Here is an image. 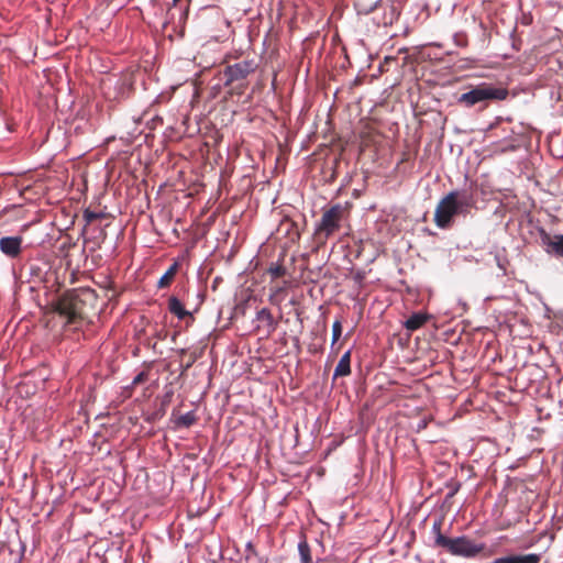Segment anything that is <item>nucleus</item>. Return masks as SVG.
Wrapping results in <instances>:
<instances>
[{
	"instance_id": "nucleus-1",
	"label": "nucleus",
	"mask_w": 563,
	"mask_h": 563,
	"mask_svg": "<svg viewBox=\"0 0 563 563\" xmlns=\"http://www.w3.org/2000/svg\"><path fill=\"white\" fill-rule=\"evenodd\" d=\"M97 292L89 287H81L65 292L54 306V311L65 320V325L78 330L95 310Z\"/></svg>"
},
{
	"instance_id": "nucleus-2",
	"label": "nucleus",
	"mask_w": 563,
	"mask_h": 563,
	"mask_svg": "<svg viewBox=\"0 0 563 563\" xmlns=\"http://www.w3.org/2000/svg\"><path fill=\"white\" fill-rule=\"evenodd\" d=\"M476 208V198L472 190L454 189L444 195L438 202L433 221L439 229L452 228L455 217H467Z\"/></svg>"
},
{
	"instance_id": "nucleus-3",
	"label": "nucleus",
	"mask_w": 563,
	"mask_h": 563,
	"mask_svg": "<svg viewBox=\"0 0 563 563\" xmlns=\"http://www.w3.org/2000/svg\"><path fill=\"white\" fill-rule=\"evenodd\" d=\"M442 521L437 520L432 525V532L434 534V547L442 548L446 552L455 556L475 558L483 553L486 544L476 542L466 536L457 538H449L441 532Z\"/></svg>"
},
{
	"instance_id": "nucleus-4",
	"label": "nucleus",
	"mask_w": 563,
	"mask_h": 563,
	"mask_svg": "<svg viewBox=\"0 0 563 563\" xmlns=\"http://www.w3.org/2000/svg\"><path fill=\"white\" fill-rule=\"evenodd\" d=\"M509 91L504 87H496L488 82H482L472 86L466 92H463L457 98V103L465 108H472L476 104H482L483 108L487 107L489 101H500L507 99Z\"/></svg>"
},
{
	"instance_id": "nucleus-5",
	"label": "nucleus",
	"mask_w": 563,
	"mask_h": 563,
	"mask_svg": "<svg viewBox=\"0 0 563 563\" xmlns=\"http://www.w3.org/2000/svg\"><path fill=\"white\" fill-rule=\"evenodd\" d=\"M349 216V203L332 205L325 209L314 231L316 239L324 243L331 235L341 229V222Z\"/></svg>"
},
{
	"instance_id": "nucleus-6",
	"label": "nucleus",
	"mask_w": 563,
	"mask_h": 563,
	"mask_svg": "<svg viewBox=\"0 0 563 563\" xmlns=\"http://www.w3.org/2000/svg\"><path fill=\"white\" fill-rule=\"evenodd\" d=\"M257 68V64L254 59H245L233 65L225 67L223 76L225 78L224 86H231L236 81H242L246 77L254 73Z\"/></svg>"
},
{
	"instance_id": "nucleus-7",
	"label": "nucleus",
	"mask_w": 563,
	"mask_h": 563,
	"mask_svg": "<svg viewBox=\"0 0 563 563\" xmlns=\"http://www.w3.org/2000/svg\"><path fill=\"white\" fill-rule=\"evenodd\" d=\"M539 236L547 254L563 258V234L551 235L544 229H540Z\"/></svg>"
},
{
	"instance_id": "nucleus-8",
	"label": "nucleus",
	"mask_w": 563,
	"mask_h": 563,
	"mask_svg": "<svg viewBox=\"0 0 563 563\" xmlns=\"http://www.w3.org/2000/svg\"><path fill=\"white\" fill-rule=\"evenodd\" d=\"M22 241L21 236H3L0 239V250L4 255L15 258L21 254Z\"/></svg>"
},
{
	"instance_id": "nucleus-9",
	"label": "nucleus",
	"mask_w": 563,
	"mask_h": 563,
	"mask_svg": "<svg viewBox=\"0 0 563 563\" xmlns=\"http://www.w3.org/2000/svg\"><path fill=\"white\" fill-rule=\"evenodd\" d=\"M541 554L528 553V554H515L504 558H498V563H540Z\"/></svg>"
},
{
	"instance_id": "nucleus-10",
	"label": "nucleus",
	"mask_w": 563,
	"mask_h": 563,
	"mask_svg": "<svg viewBox=\"0 0 563 563\" xmlns=\"http://www.w3.org/2000/svg\"><path fill=\"white\" fill-rule=\"evenodd\" d=\"M277 232L285 234L291 242H296L300 238L299 230L295 222L289 219H285L280 222Z\"/></svg>"
},
{
	"instance_id": "nucleus-11",
	"label": "nucleus",
	"mask_w": 563,
	"mask_h": 563,
	"mask_svg": "<svg viewBox=\"0 0 563 563\" xmlns=\"http://www.w3.org/2000/svg\"><path fill=\"white\" fill-rule=\"evenodd\" d=\"M168 310L170 313L176 316L179 320H184L187 317H191V313L185 309L181 301L175 296H172L168 299Z\"/></svg>"
},
{
	"instance_id": "nucleus-12",
	"label": "nucleus",
	"mask_w": 563,
	"mask_h": 563,
	"mask_svg": "<svg viewBox=\"0 0 563 563\" xmlns=\"http://www.w3.org/2000/svg\"><path fill=\"white\" fill-rule=\"evenodd\" d=\"M256 319L265 324L267 328V334H271L276 330L277 322L275 321L269 309L262 308L258 310L256 313Z\"/></svg>"
},
{
	"instance_id": "nucleus-13",
	"label": "nucleus",
	"mask_w": 563,
	"mask_h": 563,
	"mask_svg": "<svg viewBox=\"0 0 563 563\" xmlns=\"http://www.w3.org/2000/svg\"><path fill=\"white\" fill-rule=\"evenodd\" d=\"M351 374V351H346L340 358L335 369L334 378Z\"/></svg>"
},
{
	"instance_id": "nucleus-14",
	"label": "nucleus",
	"mask_w": 563,
	"mask_h": 563,
	"mask_svg": "<svg viewBox=\"0 0 563 563\" xmlns=\"http://www.w3.org/2000/svg\"><path fill=\"white\" fill-rule=\"evenodd\" d=\"M428 321V316L423 313H413L405 322V327L409 331L420 329Z\"/></svg>"
},
{
	"instance_id": "nucleus-15",
	"label": "nucleus",
	"mask_w": 563,
	"mask_h": 563,
	"mask_svg": "<svg viewBox=\"0 0 563 563\" xmlns=\"http://www.w3.org/2000/svg\"><path fill=\"white\" fill-rule=\"evenodd\" d=\"M178 268H179V265L178 263H174L172 264L168 269L165 272V274L159 278L158 283H157V287L158 288H166L168 287L172 282L174 280L177 272H178Z\"/></svg>"
},
{
	"instance_id": "nucleus-16",
	"label": "nucleus",
	"mask_w": 563,
	"mask_h": 563,
	"mask_svg": "<svg viewBox=\"0 0 563 563\" xmlns=\"http://www.w3.org/2000/svg\"><path fill=\"white\" fill-rule=\"evenodd\" d=\"M298 551H299V556H300L301 563H312L311 550L306 540H302L299 542Z\"/></svg>"
},
{
	"instance_id": "nucleus-17",
	"label": "nucleus",
	"mask_w": 563,
	"mask_h": 563,
	"mask_svg": "<svg viewBox=\"0 0 563 563\" xmlns=\"http://www.w3.org/2000/svg\"><path fill=\"white\" fill-rule=\"evenodd\" d=\"M197 421V417L194 411L186 412L185 415H181L177 419V424L180 427H190Z\"/></svg>"
},
{
	"instance_id": "nucleus-18",
	"label": "nucleus",
	"mask_w": 563,
	"mask_h": 563,
	"mask_svg": "<svg viewBox=\"0 0 563 563\" xmlns=\"http://www.w3.org/2000/svg\"><path fill=\"white\" fill-rule=\"evenodd\" d=\"M82 218L86 222V225H88L96 220H101V219L106 218V213L101 212V211L96 212V211H91L90 209H85L84 213H82Z\"/></svg>"
},
{
	"instance_id": "nucleus-19",
	"label": "nucleus",
	"mask_w": 563,
	"mask_h": 563,
	"mask_svg": "<svg viewBox=\"0 0 563 563\" xmlns=\"http://www.w3.org/2000/svg\"><path fill=\"white\" fill-rule=\"evenodd\" d=\"M272 278L284 277L287 273L286 268L282 264H272L267 271Z\"/></svg>"
},
{
	"instance_id": "nucleus-20",
	"label": "nucleus",
	"mask_w": 563,
	"mask_h": 563,
	"mask_svg": "<svg viewBox=\"0 0 563 563\" xmlns=\"http://www.w3.org/2000/svg\"><path fill=\"white\" fill-rule=\"evenodd\" d=\"M342 334V323L340 320H335L332 324V344H334Z\"/></svg>"
},
{
	"instance_id": "nucleus-21",
	"label": "nucleus",
	"mask_w": 563,
	"mask_h": 563,
	"mask_svg": "<svg viewBox=\"0 0 563 563\" xmlns=\"http://www.w3.org/2000/svg\"><path fill=\"white\" fill-rule=\"evenodd\" d=\"M148 378V374L147 372L143 371L141 373H139L134 378H133V382H132V385L133 386H136V385H140L144 382H146Z\"/></svg>"
},
{
	"instance_id": "nucleus-22",
	"label": "nucleus",
	"mask_w": 563,
	"mask_h": 563,
	"mask_svg": "<svg viewBox=\"0 0 563 563\" xmlns=\"http://www.w3.org/2000/svg\"><path fill=\"white\" fill-rule=\"evenodd\" d=\"M283 290H284L283 287H276L273 291H274V295H276L277 292L283 291Z\"/></svg>"
},
{
	"instance_id": "nucleus-23",
	"label": "nucleus",
	"mask_w": 563,
	"mask_h": 563,
	"mask_svg": "<svg viewBox=\"0 0 563 563\" xmlns=\"http://www.w3.org/2000/svg\"><path fill=\"white\" fill-rule=\"evenodd\" d=\"M316 563H333V562L328 561V560H318Z\"/></svg>"
},
{
	"instance_id": "nucleus-24",
	"label": "nucleus",
	"mask_w": 563,
	"mask_h": 563,
	"mask_svg": "<svg viewBox=\"0 0 563 563\" xmlns=\"http://www.w3.org/2000/svg\"><path fill=\"white\" fill-rule=\"evenodd\" d=\"M362 278H363V276L360 273H357L356 276H355V279L356 280H361Z\"/></svg>"
},
{
	"instance_id": "nucleus-25",
	"label": "nucleus",
	"mask_w": 563,
	"mask_h": 563,
	"mask_svg": "<svg viewBox=\"0 0 563 563\" xmlns=\"http://www.w3.org/2000/svg\"><path fill=\"white\" fill-rule=\"evenodd\" d=\"M180 0H173V4L176 5Z\"/></svg>"
}]
</instances>
